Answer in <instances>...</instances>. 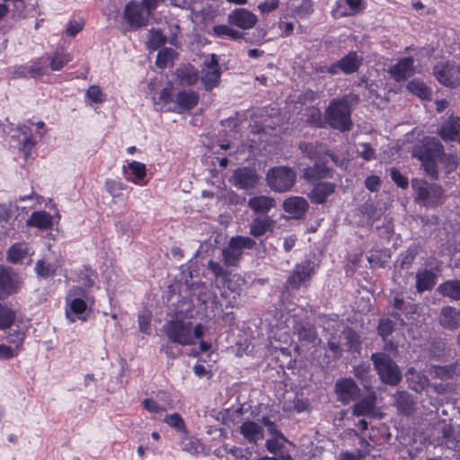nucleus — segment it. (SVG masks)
<instances>
[{
	"instance_id": "7c9ffc66",
	"label": "nucleus",
	"mask_w": 460,
	"mask_h": 460,
	"mask_svg": "<svg viewBox=\"0 0 460 460\" xmlns=\"http://www.w3.org/2000/svg\"><path fill=\"white\" fill-rule=\"evenodd\" d=\"M439 323L445 329H457L460 325V314L453 306H444L440 311Z\"/></svg>"
},
{
	"instance_id": "37998d69",
	"label": "nucleus",
	"mask_w": 460,
	"mask_h": 460,
	"mask_svg": "<svg viewBox=\"0 0 460 460\" xmlns=\"http://www.w3.org/2000/svg\"><path fill=\"white\" fill-rule=\"evenodd\" d=\"M412 189L416 191V199L417 201L424 206H431L432 201H430V190L429 186L427 185L425 181L414 179L411 181Z\"/></svg>"
},
{
	"instance_id": "5701e85b",
	"label": "nucleus",
	"mask_w": 460,
	"mask_h": 460,
	"mask_svg": "<svg viewBox=\"0 0 460 460\" xmlns=\"http://www.w3.org/2000/svg\"><path fill=\"white\" fill-rule=\"evenodd\" d=\"M308 208V202L303 197H289L283 202L284 211L292 215L295 218H303Z\"/></svg>"
},
{
	"instance_id": "bf43d9fd",
	"label": "nucleus",
	"mask_w": 460,
	"mask_h": 460,
	"mask_svg": "<svg viewBox=\"0 0 460 460\" xmlns=\"http://www.w3.org/2000/svg\"><path fill=\"white\" fill-rule=\"evenodd\" d=\"M395 323L390 318H381L377 324V332L382 337L383 341H385L389 336H391L394 331Z\"/></svg>"
},
{
	"instance_id": "72a5a7b5",
	"label": "nucleus",
	"mask_w": 460,
	"mask_h": 460,
	"mask_svg": "<svg viewBox=\"0 0 460 460\" xmlns=\"http://www.w3.org/2000/svg\"><path fill=\"white\" fill-rule=\"evenodd\" d=\"M248 206L255 214H267L276 206V201L273 198L260 195L251 198Z\"/></svg>"
},
{
	"instance_id": "a19ab883",
	"label": "nucleus",
	"mask_w": 460,
	"mask_h": 460,
	"mask_svg": "<svg viewBox=\"0 0 460 460\" xmlns=\"http://www.w3.org/2000/svg\"><path fill=\"white\" fill-rule=\"evenodd\" d=\"M44 57L47 63H49L52 71H60L72 60L70 54L59 50L55 51L52 55L45 54Z\"/></svg>"
},
{
	"instance_id": "b1692460",
	"label": "nucleus",
	"mask_w": 460,
	"mask_h": 460,
	"mask_svg": "<svg viewBox=\"0 0 460 460\" xmlns=\"http://www.w3.org/2000/svg\"><path fill=\"white\" fill-rule=\"evenodd\" d=\"M208 270L213 273L216 280L220 281L224 288L231 291L236 289L235 284L232 280L231 271L225 269L219 262L210 260L208 262Z\"/></svg>"
},
{
	"instance_id": "8fccbe9b",
	"label": "nucleus",
	"mask_w": 460,
	"mask_h": 460,
	"mask_svg": "<svg viewBox=\"0 0 460 460\" xmlns=\"http://www.w3.org/2000/svg\"><path fill=\"white\" fill-rule=\"evenodd\" d=\"M27 65L31 78H39L47 74L48 65L44 55L30 61Z\"/></svg>"
},
{
	"instance_id": "c9c22d12",
	"label": "nucleus",
	"mask_w": 460,
	"mask_h": 460,
	"mask_svg": "<svg viewBox=\"0 0 460 460\" xmlns=\"http://www.w3.org/2000/svg\"><path fill=\"white\" fill-rule=\"evenodd\" d=\"M437 291L443 296L449 297L451 300H460V280L450 279L439 284Z\"/></svg>"
},
{
	"instance_id": "e2e57ef3",
	"label": "nucleus",
	"mask_w": 460,
	"mask_h": 460,
	"mask_svg": "<svg viewBox=\"0 0 460 460\" xmlns=\"http://www.w3.org/2000/svg\"><path fill=\"white\" fill-rule=\"evenodd\" d=\"M139 332L143 334H151V313L144 311L137 317Z\"/></svg>"
},
{
	"instance_id": "2f4dec72",
	"label": "nucleus",
	"mask_w": 460,
	"mask_h": 460,
	"mask_svg": "<svg viewBox=\"0 0 460 460\" xmlns=\"http://www.w3.org/2000/svg\"><path fill=\"white\" fill-rule=\"evenodd\" d=\"M437 283V275L430 270H419L416 273V290L418 293L431 290Z\"/></svg>"
},
{
	"instance_id": "ddd939ff",
	"label": "nucleus",
	"mask_w": 460,
	"mask_h": 460,
	"mask_svg": "<svg viewBox=\"0 0 460 460\" xmlns=\"http://www.w3.org/2000/svg\"><path fill=\"white\" fill-rule=\"evenodd\" d=\"M327 158L314 161L313 165L303 170V178L308 183H315L323 179L332 178L333 169L327 164Z\"/></svg>"
},
{
	"instance_id": "f257e3e1",
	"label": "nucleus",
	"mask_w": 460,
	"mask_h": 460,
	"mask_svg": "<svg viewBox=\"0 0 460 460\" xmlns=\"http://www.w3.org/2000/svg\"><path fill=\"white\" fill-rule=\"evenodd\" d=\"M359 101V95L352 93L332 99L324 111L327 125L341 132L350 131L353 128L351 105H357Z\"/></svg>"
},
{
	"instance_id": "1a4fd4ad",
	"label": "nucleus",
	"mask_w": 460,
	"mask_h": 460,
	"mask_svg": "<svg viewBox=\"0 0 460 460\" xmlns=\"http://www.w3.org/2000/svg\"><path fill=\"white\" fill-rule=\"evenodd\" d=\"M300 152L311 161H318L330 158L335 164H338L339 156L330 150L323 142H300L298 145Z\"/></svg>"
},
{
	"instance_id": "412c9836",
	"label": "nucleus",
	"mask_w": 460,
	"mask_h": 460,
	"mask_svg": "<svg viewBox=\"0 0 460 460\" xmlns=\"http://www.w3.org/2000/svg\"><path fill=\"white\" fill-rule=\"evenodd\" d=\"M158 396L160 397L159 403L153 398H146L142 401L143 407L151 413H159L162 411H166L169 409L173 407V402L171 398L170 394L164 391H159Z\"/></svg>"
},
{
	"instance_id": "58836bf2",
	"label": "nucleus",
	"mask_w": 460,
	"mask_h": 460,
	"mask_svg": "<svg viewBox=\"0 0 460 460\" xmlns=\"http://www.w3.org/2000/svg\"><path fill=\"white\" fill-rule=\"evenodd\" d=\"M0 291L11 295L17 291V284L12 272L4 267L0 268Z\"/></svg>"
},
{
	"instance_id": "0eeeda50",
	"label": "nucleus",
	"mask_w": 460,
	"mask_h": 460,
	"mask_svg": "<svg viewBox=\"0 0 460 460\" xmlns=\"http://www.w3.org/2000/svg\"><path fill=\"white\" fill-rule=\"evenodd\" d=\"M163 331L172 343L181 346L193 345L190 322L178 318L169 320L164 324Z\"/></svg>"
},
{
	"instance_id": "338daca9",
	"label": "nucleus",
	"mask_w": 460,
	"mask_h": 460,
	"mask_svg": "<svg viewBox=\"0 0 460 460\" xmlns=\"http://www.w3.org/2000/svg\"><path fill=\"white\" fill-rule=\"evenodd\" d=\"M391 179L401 189H407L409 186L408 178L403 175L397 168L393 167L391 169Z\"/></svg>"
},
{
	"instance_id": "393cba45",
	"label": "nucleus",
	"mask_w": 460,
	"mask_h": 460,
	"mask_svg": "<svg viewBox=\"0 0 460 460\" xmlns=\"http://www.w3.org/2000/svg\"><path fill=\"white\" fill-rule=\"evenodd\" d=\"M394 406L397 411L406 417L412 415L416 410V402L411 394L406 391H397L394 395Z\"/></svg>"
},
{
	"instance_id": "09e8293b",
	"label": "nucleus",
	"mask_w": 460,
	"mask_h": 460,
	"mask_svg": "<svg viewBox=\"0 0 460 460\" xmlns=\"http://www.w3.org/2000/svg\"><path fill=\"white\" fill-rule=\"evenodd\" d=\"M181 447L183 451L193 456H198L205 450L204 444L195 437H186L183 438Z\"/></svg>"
},
{
	"instance_id": "9b49d317",
	"label": "nucleus",
	"mask_w": 460,
	"mask_h": 460,
	"mask_svg": "<svg viewBox=\"0 0 460 460\" xmlns=\"http://www.w3.org/2000/svg\"><path fill=\"white\" fill-rule=\"evenodd\" d=\"M433 75L441 84L455 88L458 86V64L438 62L433 66Z\"/></svg>"
},
{
	"instance_id": "a878e982",
	"label": "nucleus",
	"mask_w": 460,
	"mask_h": 460,
	"mask_svg": "<svg viewBox=\"0 0 460 460\" xmlns=\"http://www.w3.org/2000/svg\"><path fill=\"white\" fill-rule=\"evenodd\" d=\"M323 349L324 353L322 357L321 363L324 367H329L332 363H335L342 356L343 350L339 341L335 340V337L329 339L323 345Z\"/></svg>"
},
{
	"instance_id": "6e6d98bb",
	"label": "nucleus",
	"mask_w": 460,
	"mask_h": 460,
	"mask_svg": "<svg viewBox=\"0 0 460 460\" xmlns=\"http://www.w3.org/2000/svg\"><path fill=\"white\" fill-rule=\"evenodd\" d=\"M176 52L172 48H163L158 51L155 64L161 68H166L170 63H172Z\"/></svg>"
},
{
	"instance_id": "79ce46f5",
	"label": "nucleus",
	"mask_w": 460,
	"mask_h": 460,
	"mask_svg": "<svg viewBox=\"0 0 460 460\" xmlns=\"http://www.w3.org/2000/svg\"><path fill=\"white\" fill-rule=\"evenodd\" d=\"M274 221L267 217L265 218L256 217L250 226V234L254 237H260L269 231L273 230Z\"/></svg>"
},
{
	"instance_id": "4d7b16f0",
	"label": "nucleus",
	"mask_w": 460,
	"mask_h": 460,
	"mask_svg": "<svg viewBox=\"0 0 460 460\" xmlns=\"http://www.w3.org/2000/svg\"><path fill=\"white\" fill-rule=\"evenodd\" d=\"M164 421L177 431H181L184 434L188 433V429L183 418L177 412L166 414Z\"/></svg>"
},
{
	"instance_id": "9d476101",
	"label": "nucleus",
	"mask_w": 460,
	"mask_h": 460,
	"mask_svg": "<svg viewBox=\"0 0 460 460\" xmlns=\"http://www.w3.org/2000/svg\"><path fill=\"white\" fill-rule=\"evenodd\" d=\"M34 123L28 119L23 123L18 124L16 127L17 135H13L12 138L17 139L20 145V150L23 155L25 160L30 158L32 151L34 150L37 140L32 135V126Z\"/></svg>"
},
{
	"instance_id": "20e7f679",
	"label": "nucleus",
	"mask_w": 460,
	"mask_h": 460,
	"mask_svg": "<svg viewBox=\"0 0 460 460\" xmlns=\"http://www.w3.org/2000/svg\"><path fill=\"white\" fill-rule=\"evenodd\" d=\"M374 367L380 380L389 385H397L402 378V372L394 360L384 352H376L371 355Z\"/></svg>"
},
{
	"instance_id": "5fc2aeb1",
	"label": "nucleus",
	"mask_w": 460,
	"mask_h": 460,
	"mask_svg": "<svg viewBox=\"0 0 460 460\" xmlns=\"http://www.w3.org/2000/svg\"><path fill=\"white\" fill-rule=\"evenodd\" d=\"M128 166L135 177L131 181L137 185H143L142 181L146 176V164L138 161H131Z\"/></svg>"
},
{
	"instance_id": "cd10ccee",
	"label": "nucleus",
	"mask_w": 460,
	"mask_h": 460,
	"mask_svg": "<svg viewBox=\"0 0 460 460\" xmlns=\"http://www.w3.org/2000/svg\"><path fill=\"white\" fill-rule=\"evenodd\" d=\"M239 432L252 445H257L263 439V429L253 420L243 421L239 428Z\"/></svg>"
},
{
	"instance_id": "aec40b11",
	"label": "nucleus",
	"mask_w": 460,
	"mask_h": 460,
	"mask_svg": "<svg viewBox=\"0 0 460 460\" xmlns=\"http://www.w3.org/2000/svg\"><path fill=\"white\" fill-rule=\"evenodd\" d=\"M199 100V93L195 91H179L174 100L177 108L172 111L179 113L190 111L198 105Z\"/></svg>"
},
{
	"instance_id": "052dcab7",
	"label": "nucleus",
	"mask_w": 460,
	"mask_h": 460,
	"mask_svg": "<svg viewBox=\"0 0 460 460\" xmlns=\"http://www.w3.org/2000/svg\"><path fill=\"white\" fill-rule=\"evenodd\" d=\"M456 365L450 364L446 366H433L431 373L434 376L440 379H450L456 375Z\"/></svg>"
},
{
	"instance_id": "13d9d810",
	"label": "nucleus",
	"mask_w": 460,
	"mask_h": 460,
	"mask_svg": "<svg viewBox=\"0 0 460 460\" xmlns=\"http://www.w3.org/2000/svg\"><path fill=\"white\" fill-rule=\"evenodd\" d=\"M438 162L442 164V167L447 174L456 171L458 166L457 155L455 154H446L445 149L443 150V155H441V156H439L438 159Z\"/></svg>"
},
{
	"instance_id": "f3484780",
	"label": "nucleus",
	"mask_w": 460,
	"mask_h": 460,
	"mask_svg": "<svg viewBox=\"0 0 460 460\" xmlns=\"http://www.w3.org/2000/svg\"><path fill=\"white\" fill-rule=\"evenodd\" d=\"M362 62V57H360L356 51H349L341 59L334 62V67L337 70V75L340 72H342L345 75H351L358 71Z\"/></svg>"
},
{
	"instance_id": "4be33fe9",
	"label": "nucleus",
	"mask_w": 460,
	"mask_h": 460,
	"mask_svg": "<svg viewBox=\"0 0 460 460\" xmlns=\"http://www.w3.org/2000/svg\"><path fill=\"white\" fill-rule=\"evenodd\" d=\"M441 445L447 448L460 451V428L443 422L441 427Z\"/></svg>"
},
{
	"instance_id": "680f3d73",
	"label": "nucleus",
	"mask_w": 460,
	"mask_h": 460,
	"mask_svg": "<svg viewBox=\"0 0 460 460\" xmlns=\"http://www.w3.org/2000/svg\"><path fill=\"white\" fill-rule=\"evenodd\" d=\"M25 339V333L20 330H14L8 333L7 340L10 343L14 344L15 351H18V354L22 350V345Z\"/></svg>"
},
{
	"instance_id": "4468645a",
	"label": "nucleus",
	"mask_w": 460,
	"mask_h": 460,
	"mask_svg": "<svg viewBox=\"0 0 460 460\" xmlns=\"http://www.w3.org/2000/svg\"><path fill=\"white\" fill-rule=\"evenodd\" d=\"M232 179L233 184L238 189L250 190L258 185L260 176L252 168L241 167L234 170Z\"/></svg>"
},
{
	"instance_id": "c756f323",
	"label": "nucleus",
	"mask_w": 460,
	"mask_h": 460,
	"mask_svg": "<svg viewBox=\"0 0 460 460\" xmlns=\"http://www.w3.org/2000/svg\"><path fill=\"white\" fill-rule=\"evenodd\" d=\"M26 226L40 230H49L53 226V217L45 210L34 211L27 219Z\"/></svg>"
},
{
	"instance_id": "a18cd8bd",
	"label": "nucleus",
	"mask_w": 460,
	"mask_h": 460,
	"mask_svg": "<svg viewBox=\"0 0 460 460\" xmlns=\"http://www.w3.org/2000/svg\"><path fill=\"white\" fill-rule=\"evenodd\" d=\"M28 252L29 245L27 243H16L7 251V260L12 263H19L27 257Z\"/></svg>"
},
{
	"instance_id": "de8ad7c7",
	"label": "nucleus",
	"mask_w": 460,
	"mask_h": 460,
	"mask_svg": "<svg viewBox=\"0 0 460 460\" xmlns=\"http://www.w3.org/2000/svg\"><path fill=\"white\" fill-rule=\"evenodd\" d=\"M305 121L311 127L324 128L327 125L324 116L317 106H311L306 110Z\"/></svg>"
},
{
	"instance_id": "dca6fc26",
	"label": "nucleus",
	"mask_w": 460,
	"mask_h": 460,
	"mask_svg": "<svg viewBox=\"0 0 460 460\" xmlns=\"http://www.w3.org/2000/svg\"><path fill=\"white\" fill-rule=\"evenodd\" d=\"M414 71V58L412 57L400 58L397 63L388 68L389 75L397 83L405 81Z\"/></svg>"
},
{
	"instance_id": "6e6552de",
	"label": "nucleus",
	"mask_w": 460,
	"mask_h": 460,
	"mask_svg": "<svg viewBox=\"0 0 460 460\" xmlns=\"http://www.w3.org/2000/svg\"><path fill=\"white\" fill-rule=\"evenodd\" d=\"M222 70L216 54H211L201 68V83L207 92H211L220 84Z\"/></svg>"
},
{
	"instance_id": "423d86ee",
	"label": "nucleus",
	"mask_w": 460,
	"mask_h": 460,
	"mask_svg": "<svg viewBox=\"0 0 460 460\" xmlns=\"http://www.w3.org/2000/svg\"><path fill=\"white\" fill-rule=\"evenodd\" d=\"M256 242L248 236L236 235L232 237L227 244L222 250V259L224 265L226 267L238 266L243 253L244 249H253Z\"/></svg>"
},
{
	"instance_id": "3c124183",
	"label": "nucleus",
	"mask_w": 460,
	"mask_h": 460,
	"mask_svg": "<svg viewBox=\"0 0 460 460\" xmlns=\"http://www.w3.org/2000/svg\"><path fill=\"white\" fill-rule=\"evenodd\" d=\"M419 253V247L417 245H411L408 249L402 252L398 258V264L400 269L407 270L412 265L417 254Z\"/></svg>"
},
{
	"instance_id": "0e129e2a",
	"label": "nucleus",
	"mask_w": 460,
	"mask_h": 460,
	"mask_svg": "<svg viewBox=\"0 0 460 460\" xmlns=\"http://www.w3.org/2000/svg\"><path fill=\"white\" fill-rule=\"evenodd\" d=\"M319 97L316 91L307 88L298 95L297 102L302 106H306L314 102Z\"/></svg>"
},
{
	"instance_id": "ea45409f",
	"label": "nucleus",
	"mask_w": 460,
	"mask_h": 460,
	"mask_svg": "<svg viewBox=\"0 0 460 460\" xmlns=\"http://www.w3.org/2000/svg\"><path fill=\"white\" fill-rule=\"evenodd\" d=\"M212 34L220 39H228L232 40H242L244 38V33L234 29L226 24H217L212 28Z\"/></svg>"
},
{
	"instance_id": "4c0bfd02",
	"label": "nucleus",
	"mask_w": 460,
	"mask_h": 460,
	"mask_svg": "<svg viewBox=\"0 0 460 460\" xmlns=\"http://www.w3.org/2000/svg\"><path fill=\"white\" fill-rule=\"evenodd\" d=\"M60 266V260H57L56 262L52 263L46 261L44 259H40L36 261L34 270L39 277L48 279L55 276Z\"/></svg>"
},
{
	"instance_id": "774afa93",
	"label": "nucleus",
	"mask_w": 460,
	"mask_h": 460,
	"mask_svg": "<svg viewBox=\"0 0 460 460\" xmlns=\"http://www.w3.org/2000/svg\"><path fill=\"white\" fill-rule=\"evenodd\" d=\"M172 90V83L168 82L165 87L159 93L158 99L159 102L163 103V105H167L173 102Z\"/></svg>"
},
{
	"instance_id": "c03bdc74",
	"label": "nucleus",
	"mask_w": 460,
	"mask_h": 460,
	"mask_svg": "<svg viewBox=\"0 0 460 460\" xmlns=\"http://www.w3.org/2000/svg\"><path fill=\"white\" fill-rule=\"evenodd\" d=\"M406 87L410 93L421 100L429 101L431 99L430 88L421 80L412 79L407 84Z\"/></svg>"
},
{
	"instance_id": "e433bc0d",
	"label": "nucleus",
	"mask_w": 460,
	"mask_h": 460,
	"mask_svg": "<svg viewBox=\"0 0 460 460\" xmlns=\"http://www.w3.org/2000/svg\"><path fill=\"white\" fill-rule=\"evenodd\" d=\"M346 4L349 8V12L342 11L341 8V1L337 0L335 2V7L333 9V13H337L339 17H347L349 15H355L361 13L366 5L364 0H345Z\"/></svg>"
},
{
	"instance_id": "7ed1b4c3",
	"label": "nucleus",
	"mask_w": 460,
	"mask_h": 460,
	"mask_svg": "<svg viewBox=\"0 0 460 460\" xmlns=\"http://www.w3.org/2000/svg\"><path fill=\"white\" fill-rule=\"evenodd\" d=\"M317 268L314 261L309 259L296 263L286 279L285 288L291 291H298L302 288H308Z\"/></svg>"
},
{
	"instance_id": "a211bd4d",
	"label": "nucleus",
	"mask_w": 460,
	"mask_h": 460,
	"mask_svg": "<svg viewBox=\"0 0 460 460\" xmlns=\"http://www.w3.org/2000/svg\"><path fill=\"white\" fill-rule=\"evenodd\" d=\"M308 198L311 202L317 205L324 204L330 195L335 192L336 185L330 181H317L314 183Z\"/></svg>"
},
{
	"instance_id": "2eb2a0df",
	"label": "nucleus",
	"mask_w": 460,
	"mask_h": 460,
	"mask_svg": "<svg viewBox=\"0 0 460 460\" xmlns=\"http://www.w3.org/2000/svg\"><path fill=\"white\" fill-rule=\"evenodd\" d=\"M229 25L242 30H250L258 22L257 16L246 8H235L227 16Z\"/></svg>"
},
{
	"instance_id": "69168bd1",
	"label": "nucleus",
	"mask_w": 460,
	"mask_h": 460,
	"mask_svg": "<svg viewBox=\"0 0 460 460\" xmlns=\"http://www.w3.org/2000/svg\"><path fill=\"white\" fill-rule=\"evenodd\" d=\"M86 97L93 103L105 102L106 95L98 85H91L86 91Z\"/></svg>"
},
{
	"instance_id": "f03ea898",
	"label": "nucleus",
	"mask_w": 460,
	"mask_h": 460,
	"mask_svg": "<svg viewBox=\"0 0 460 460\" xmlns=\"http://www.w3.org/2000/svg\"><path fill=\"white\" fill-rule=\"evenodd\" d=\"M444 146L434 137H423L412 146L411 155L421 164L425 173L432 180L439 177L438 159L443 155Z\"/></svg>"
},
{
	"instance_id": "f704fd0d",
	"label": "nucleus",
	"mask_w": 460,
	"mask_h": 460,
	"mask_svg": "<svg viewBox=\"0 0 460 460\" xmlns=\"http://www.w3.org/2000/svg\"><path fill=\"white\" fill-rule=\"evenodd\" d=\"M67 307L66 308V318L74 323L75 321V317H72L71 314L75 315L78 319L82 321H86V317L81 316L87 310V303L84 299L80 297H75L71 299L68 302L66 298Z\"/></svg>"
},
{
	"instance_id": "c85d7f7f",
	"label": "nucleus",
	"mask_w": 460,
	"mask_h": 460,
	"mask_svg": "<svg viewBox=\"0 0 460 460\" xmlns=\"http://www.w3.org/2000/svg\"><path fill=\"white\" fill-rule=\"evenodd\" d=\"M439 137L446 142L455 141L460 133V117L450 116L438 131Z\"/></svg>"
},
{
	"instance_id": "864d4df0",
	"label": "nucleus",
	"mask_w": 460,
	"mask_h": 460,
	"mask_svg": "<svg viewBox=\"0 0 460 460\" xmlns=\"http://www.w3.org/2000/svg\"><path fill=\"white\" fill-rule=\"evenodd\" d=\"M298 340L301 342L314 343L318 338V333L314 325L302 324L297 328Z\"/></svg>"
},
{
	"instance_id": "39448f33",
	"label": "nucleus",
	"mask_w": 460,
	"mask_h": 460,
	"mask_svg": "<svg viewBox=\"0 0 460 460\" xmlns=\"http://www.w3.org/2000/svg\"><path fill=\"white\" fill-rule=\"evenodd\" d=\"M266 181L273 191L287 192L296 184V173L288 166H275L268 171Z\"/></svg>"
},
{
	"instance_id": "f8f14e48",
	"label": "nucleus",
	"mask_w": 460,
	"mask_h": 460,
	"mask_svg": "<svg viewBox=\"0 0 460 460\" xmlns=\"http://www.w3.org/2000/svg\"><path fill=\"white\" fill-rule=\"evenodd\" d=\"M334 391L338 401L349 404L357 401L360 396V388L351 377H342L336 381Z\"/></svg>"
},
{
	"instance_id": "473e14b6",
	"label": "nucleus",
	"mask_w": 460,
	"mask_h": 460,
	"mask_svg": "<svg viewBox=\"0 0 460 460\" xmlns=\"http://www.w3.org/2000/svg\"><path fill=\"white\" fill-rule=\"evenodd\" d=\"M175 75L181 86H192L199 78L198 69L191 65L178 67Z\"/></svg>"
},
{
	"instance_id": "603ef678",
	"label": "nucleus",
	"mask_w": 460,
	"mask_h": 460,
	"mask_svg": "<svg viewBox=\"0 0 460 460\" xmlns=\"http://www.w3.org/2000/svg\"><path fill=\"white\" fill-rule=\"evenodd\" d=\"M16 314L7 305L0 303V330L9 329L15 322Z\"/></svg>"
},
{
	"instance_id": "bb28decb",
	"label": "nucleus",
	"mask_w": 460,
	"mask_h": 460,
	"mask_svg": "<svg viewBox=\"0 0 460 460\" xmlns=\"http://www.w3.org/2000/svg\"><path fill=\"white\" fill-rule=\"evenodd\" d=\"M376 403V393L371 391L365 397L356 402L352 407L354 416H372L375 413Z\"/></svg>"
},
{
	"instance_id": "6ab92c4d",
	"label": "nucleus",
	"mask_w": 460,
	"mask_h": 460,
	"mask_svg": "<svg viewBox=\"0 0 460 460\" xmlns=\"http://www.w3.org/2000/svg\"><path fill=\"white\" fill-rule=\"evenodd\" d=\"M123 15L126 22L132 27L140 28L146 23V19L143 15V7L135 1H130L125 5Z\"/></svg>"
},
{
	"instance_id": "49530a36",
	"label": "nucleus",
	"mask_w": 460,
	"mask_h": 460,
	"mask_svg": "<svg viewBox=\"0 0 460 460\" xmlns=\"http://www.w3.org/2000/svg\"><path fill=\"white\" fill-rule=\"evenodd\" d=\"M345 340L344 345L348 352L358 351L360 349L361 341L358 332L350 327H346L342 332Z\"/></svg>"
}]
</instances>
